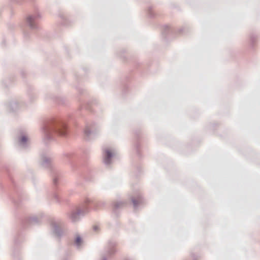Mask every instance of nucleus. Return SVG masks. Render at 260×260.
<instances>
[{
    "label": "nucleus",
    "mask_w": 260,
    "mask_h": 260,
    "mask_svg": "<svg viewBox=\"0 0 260 260\" xmlns=\"http://www.w3.org/2000/svg\"><path fill=\"white\" fill-rule=\"evenodd\" d=\"M74 155L75 154L73 152H67L63 154L64 157L68 159L69 162L70 161V160L74 157Z\"/></svg>",
    "instance_id": "f3484780"
},
{
    "label": "nucleus",
    "mask_w": 260,
    "mask_h": 260,
    "mask_svg": "<svg viewBox=\"0 0 260 260\" xmlns=\"http://www.w3.org/2000/svg\"><path fill=\"white\" fill-rule=\"evenodd\" d=\"M39 164L42 168L51 170L53 167V158L47 152L43 151L40 153Z\"/></svg>",
    "instance_id": "7ed1b4c3"
},
{
    "label": "nucleus",
    "mask_w": 260,
    "mask_h": 260,
    "mask_svg": "<svg viewBox=\"0 0 260 260\" xmlns=\"http://www.w3.org/2000/svg\"><path fill=\"white\" fill-rule=\"evenodd\" d=\"M40 221V219L38 218L37 216H35L30 217L28 219H26V221L30 224L39 223Z\"/></svg>",
    "instance_id": "ddd939ff"
},
{
    "label": "nucleus",
    "mask_w": 260,
    "mask_h": 260,
    "mask_svg": "<svg viewBox=\"0 0 260 260\" xmlns=\"http://www.w3.org/2000/svg\"><path fill=\"white\" fill-rule=\"evenodd\" d=\"M63 99L62 98H57V99H56V102L59 104H63Z\"/></svg>",
    "instance_id": "412c9836"
},
{
    "label": "nucleus",
    "mask_w": 260,
    "mask_h": 260,
    "mask_svg": "<svg viewBox=\"0 0 260 260\" xmlns=\"http://www.w3.org/2000/svg\"><path fill=\"white\" fill-rule=\"evenodd\" d=\"M53 183H54V185H56L57 184V181H58V178H57V177H56V176L54 177L53 179Z\"/></svg>",
    "instance_id": "4be33fe9"
},
{
    "label": "nucleus",
    "mask_w": 260,
    "mask_h": 260,
    "mask_svg": "<svg viewBox=\"0 0 260 260\" xmlns=\"http://www.w3.org/2000/svg\"><path fill=\"white\" fill-rule=\"evenodd\" d=\"M62 223L61 222H52L51 224V230L53 234L58 238H60L63 235L62 229Z\"/></svg>",
    "instance_id": "39448f33"
},
{
    "label": "nucleus",
    "mask_w": 260,
    "mask_h": 260,
    "mask_svg": "<svg viewBox=\"0 0 260 260\" xmlns=\"http://www.w3.org/2000/svg\"><path fill=\"white\" fill-rule=\"evenodd\" d=\"M18 142L19 145L24 149L28 147V140L27 137L24 135L18 137Z\"/></svg>",
    "instance_id": "9d476101"
},
{
    "label": "nucleus",
    "mask_w": 260,
    "mask_h": 260,
    "mask_svg": "<svg viewBox=\"0 0 260 260\" xmlns=\"http://www.w3.org/2000/svg\"><path fill=\"white\" fill-rule=\"evenodd\" d=\"M26 23L32 29H36L39 28L36 17H26Z\"/></svg>",
    "instance_id": "1a4fd4ad"
},
{
    "label": "nucleus",
    "mask_w": 260,
    "mask_h": 260,
    "mask_svg": "<svg viewBox=\"0 0 260 260\" xmlns=\"http://www.w3.org/2000/svg\"><path fill=\"white\" fill-rule=\"evenodd\" d=\"M93 229L95 232H98L99 230V226L98 225H94Z\"/></svg>",
    "instance_id": "5701e85b"
},
{
    "label": "nucleus",
    "mask_w": 260,
    "mask_h": 260,
    "mask_svg": "<svg viewBox=\"0 0 260 260\" xmlns=\"http://www.w3.org/2000/svg\"><path fill=\"white\" fill-rule=\"evenodd\" d=\"M182 31V29H179V31L181 32Z\"/></svg>",
    "instance_id": "a878e982"
},
{
    "label": "nucleus",
    "mask_w": 260,
    "mask_h": 260,
    "mask_svg": "<svg viewBox=\"0 0 260 260\" xmlns=\"http://www.w3.org/2000/svg\"><path fill=\"white\" fill-rule=\"evenodd\" d=\"M132 202L134 208L136 209L138 208V205L142 203V198L140 196H139L137 199L134 198H132Z\"/></svg>",
    "instance_id": "f8f14e48"
},
{
    "label": "nucleus",
    "mask_w": 260,
    "mask_h": 260,
    "mask_svg": "<svg viewBox=\"0 0 260 260\" xmlns=\"http://www.w3.org/2000/svg\"><path fill=\"white\" fill-rule=\"evenodd\" d=\"M93 209L96 210L98 209V207H103L106 204V203L104 201H98L96 203H93Z\"/></svg>",
    "instance_id": "dca6fc26"
},
{
    "label": "nucleus",
    "mask_w": 260,
    "mask_h": 260,
    "mask_svg": "<svg viewBox=\"0 0 260 260\" xmlns=\"http://www.w3.org/2000/svg\"><path fill=\"white\" fill-rule=\"evenodd\" d=\"M92 203V201L87 199L85 201V204L80 207H77L73 209L69 213L70 219L73 222L78 221L82 217L84 216L89 211L88 204Z\"/></svg>",
    "instance_id": "f03ea898"
},
{
    "label": "nucleus",
    "mask_w": 260,
    "mask_h": 260,
    "mask_svg": "<svg viewBox=\"0 0 260 260\" xmlns=\"http://www.w3.org/2000/svg\"><path fill=\"white\" fill-rule=\"evenodd\" d=\"M42 139L45 144L54 141L56 135L66 136L67 127L65 123L59 119L50 118L47 120L41 127Z\"/></svg>",
    "instance_id": "f257e3e1"
},
{
    "label": "nucleus",
    "mask_w": 260,
    "mask_h": 260,
    "mask_svg": "<svg viewBox=\"0 0 260 260\" xmlns=\"http://www.w3.org/2000/svg\"><path fill=\"white\" fill-rule=\"evenodd\" d=\"M98 132L97 130L93 129V128L91 127L89 125H86L84 130V135L87 140H89L94 138Z\"/></svg>",
    "instance_id": "0eeeda50"
},
{
    "label": "nucleus",
    "mask_w": 260,
    "mask_h": 260,
    "mask_svg": "<svg viewBox=\"0 0 260 260\" xmlns=\"http://www.w3.org/2000/svg\"><path fill=\"white\" fill-rule=\"evenodd\" d=\"M82 243V239L80 235H77L75 239L74 244L78 248H80Z\"/></svg>",
    "instance_id": "4468645a"
},
{
    "label": "nucleus",
    "mask_w": 260,
    "mask_h": 260,
    "mask_svg": "<svg viewBox=\"0 0 260 260\" xmlns=\"http://www.w3.org/2000/svg\"><path fill=\"white\" fill-rule=\"evenodd\" d=\"M7 110L10 112L16 111L19 108V104L15 100H11L5 104Z\"/></svg>",
    "instance_id": "6e6552de"
},
{
    "label": "nucleus",
    "mask_w": 260,
    "mask_h": 260,
    "mask_svg": "<svg viewBox=\"0 0 260 260\" xmlns=\"http://www.w3.org/2000/svg\"><path fill=\"white\" fill-rule=\"evenodd\" d=\"M24 36L25 38H27L28 37V34L27 32H25Z\"/></svg>",
    "instance_id": "b1692460"
},
{
    "label": "nucleus",
    "mask_w": 260,
    "mask_h": 260,
    "mask_svg": "<svg viewBox=\"0 0 260 260\" xmlns=\"http://www.w3.org/2000/svg\"><path fill=\"white\" fill-rule=\"evenodd\" d=\"M124 203L122 202L119 201L114 203L113 204V211L115 214H117V211L120 209L123 205Z\"/></svg>",
    "instance_id": "2eb2a0df"
},
{
    "label": "nucleus",
    "mask_w": 260,
    "mask_h": 260,
    "mask_svg": "<svg viewBox=\"0 0 260 260\" xmlns=\"http://www.w3.org/2000/svg\"><path fill=\"white\" fill-rule=\"evenodd\" d=\"M62 18V25L67 26L68 25L67 23V17H61Z\"/></svg>",
    "instance_id": "aec40b11"
},
{
    "label": "nucleus",
    "mask_w": 260,
    "mask_h": 260,
    "mask_svg": "<svg viewBox=\"0 0 260 260\" xmlns=\"http://www.w3.org/2000/svg\"><path fill=\"white\" fill-rule=\"evenodd\" d=\"M115 245V243L114 242H110L108 243L105 252L102 254V258L101 260H107V256H110L116 252V250L114 248Z\"/></svg>",
    "instance_id": "423d86ee"
},
{
    "label": "nucleus",
    "mask_w": 260,
    "mask_h": 260,
    "mask_svg": "<svg viewBox=\"0 0 260 260\" xmlns=\"http://www.w3.org/2000/svg\"><path fill=\"white\" fill-rule=\"evenodd\" d=\"M53 198L56 202L60 203L61 202V201L59 199V196L57 193H54Z\"/></svg>",
    "instance_id": "6ab92c4d"
},
{
    "label": "nucleus",
    "mask_w": 260,
    "mask_h": 260,
    "mask_svg": "<svg viewBox=\"0 0 260 260\" xmlns=\"http://www.w3.org/2000/svg\"><path fill=\"white\" fill-rule=\"evenodd\" d=\"M174 29L172 28L169 25L165 24L162 26V32L164 35H166L168 33H173Z\"/></svg>",
    "instance_id": "9b49d317"
},
{
    "label": "nucleus",
    "mask_w": 260,
    "mask_h": 260,
    "mask_svg": "<svg viewBox=\"0 0 260 260\" xmlns=\"http://www.w3.org/2000/svg\"><path fill=\"white\" fill-rule=\"evenodd\" d=\"M138 146H139V144H137V146H136V147H137V149H138Z\"/></svg>",
    "instance_id": "393cba45"
},
{
    "label": "nucleus",
    "mask_w": 260,
    "mask_h": 260,
    "mask_svg": "<svg viewBox=\"0 0 260 260\" xmlns=\"http://www.w3.org/2000/svg\"><path fill=\"white\" fill-rule=\"evenodd\" d=\"M257 39V36L256 35L252 34L250 37V40L251 45L253 46L254 43L256 42Z\"/></svg>",
    "instance_id": "a211bd4d"
},
{
    "label": "nucleus",
    "mask_w": 260,
    "mask_h": 260,
    "mask_svg": "<svg viewBox=\"0 0 260 260\" xmlns=\"http://www.w3.org/2000/svg\"><path fill=\"white\" fill-rule=\"evenodd\" d=\"M115 155V151L110 148H106L103 151V162L107 167H109L112 163V159Z\"/></svg>",
    "instance_id": "20e7f679"
}]
</instances>
